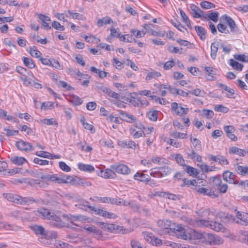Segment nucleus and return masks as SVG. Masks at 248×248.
I'll use <instances>...</instances> for the list:
<instances>
[{"label":"nucleus","instance_id":"obj_22","mask_svg":"<svg viewBox=\"0 0 248 248\" xmlns=\"http://www.w3.org/2000/svg\"><path fill=\"white\" fill-rule=\"evenodd\" d=\"M113 170L107 169L104 171H101V176L104 178H114L116 174Z\"/></svg>","mask_w":248,"mask_h":248},{"label":"nucleus","instance_id":"obj_9","mask_svg":"<svg viewBox=\"0 0 248 248\" xmlns=\"http://www.w3.org/2000/svg\"><path fill=\"white\" fill-rule=\"evenodd\" d=\"M101 228L104 231L110 232H118L122 230V227L114 224H108L102 222L101 223Z\"/></svg>","mask_w":248,"mask_h":248},{"label":"nucleus","instance_id":"obj_26","mask_svg":"<svg viewBox=\"0 0 248 248\" xmlns=\"http://www.w3.org/2000/svg\"><path fill=\"white\" fill-rule=\"evenodd\" d=\"M38 18L42 21V26L46 30L51 29V27L49 25L47 21H50V18L46 16H45L42 14H39Z\"/></svg>","mask_w":248,"mask_h":248},{"label":"nucleus","instance_id":"obj_21","mask_svg":"<svg viewBox=\"0 0 248 248\" xmlns=\"http://www.w3.org/2000/svg\"><path fill=\"white\" fill-rule=\"evenodd\" d=\"M210 229L217 232H225L226 230V228L222 224L217 222H213L212 221H211Z\"/></svg>","mask_w":248,"mask_h":248},{"label":"nucleus","instance_id":"obj_47","mask_svg":"<svg viewBox=\"0 0 248 248\" xmlns=\"http://www.w3.org/2000/svg\"><path fill=\"white\" fill-rule=\"evenodd\" d=\"M67 13L70 16H71L73 18L77 19L78 20H83L85 19V17L82 15L77 13H74L72 11H68Z\"/></svg>","mask_w":248,"mask_h":248},{"label":"nucleus","instance_id":"obj_31","mask_svg":"<svg viewBox=\"0 0 248 248\" xmlns=\"http://www.w3.org/2000/svg\"><path fill=\"white\" fill-rule=\"evenodd\" d=\"M245 150L236 147H232L229 149L230 154H236L240 156H244Z\"/></svg>","mask_w":248,"mask_h":248},{"label":"nucleus","instance_id":"obj_30","mask_svg":"<svg viewBox=\"0 0 248 248\" xmlns=\"http://www.w3.org/2000/svg\"><path fill=\"white\" fill-rule=\"evenodd\" d=\"M195 29L198 34V35L200 36L201 39L202 40H204L206 38V31L201 26H196L195 27Z\"/></svg>","mask_w":248,"mask_h":248},{"label":"nucleus","instance_id":"obj_64","mask_svg":"<svg viewBox=\"0 0 248 248\" xmlns=\"http://www.w3.org/2000/svg\"><path fill=\"white\" fill-rule=\"evenodd\" d=\"M166 160L162 157H156L152 158V161L156 164L159 165H162L163 164H166Z\"/></svg>","mask_w":248,"mask_h":248},{"label":"nucleus","instance_id":"obj_5","mask_svg":"<svg viewBox=\"0 0 248 248\" xmlns=\"http://www.w3.org/2000/svg\"><path fill=\"white\" fill-rule=\"evenodd\" d=\"M236 217L238 219L240 220V221L238 220L235 221V218L233 216L231 215H227L226 217L228 218L230 220L232 221H235L237 223H241L242 224V222L244 223H248V214L245 213L240 212L239 211H237L236 212Z\"/></svg>","mask_w":248,"mask_h":248},{"label":"nucleus","instance_id":"obj_14","mask_svg":"<svg viewBox=\"0 0 248 248\" xmlns=\"http://www.w3.org/2000/svg\"><path fill=\"white\" fill-rule=\"evenodd\" d=\"M220 20L226 22L230 27L232 32L236 31V25L234 20L230 16L224 15L221 17Z\"/></svg>","mask_w":248,"mask_h":248},{"label":"nucleus","instance_id":"obj_36","mask_svg":"<svg viewBox=\"0 0 248 248\" xmlns=\"http://www.w3.org/2000/svg\"><path fill=\"white\" fill-rule=\"evenodd\" d=\"M218 50V44L215 42L212 43L211 46L210 55L213 60H215L217 57V53Z\"/></svg>","mask_w":248,"mask_h":248},{"label":"nucleus","instance_id":"obj_58","mask_svg":"<svg viewBox=\"0 0 248 248\" xmlns=\"http://www.w3.org/2000/svg\"><path fill=\"white\" fill-rule=\"evenodd\" d=\"M200 5L204 9H210L215 7V5L214 4L207 1H202L200 3Z\"/></svg>","mask_w":248,"mask_h":248},{"label":"nucleus","instance_id":"obj_53","mask_svg":"<svg viewBox=\"0 0 248 248\" xmlns=\"http://www.w3.org/2000/svg\"><path fill=\"white\" fill-rule=\"evenodd\" d=\"M57 179L62 180V182H56L58 184H66L71 183L73 180V178L69 175H64L62 177H57Z\"/></svg>","mask_w":248,"mask_h":248},{"label":"nucleus","instance_id":"obj_45","mask_svg":"<svg viewBox=\"0 0 248 248\" xmlns=\"http://www.w3.org/2000/svg\"><path fill=\"white\" fill-rule=\"evenodd\" d=\"M35 155L40 157L48 158L49 159H54L53 155L46 151L37 152L35 153Z\"/></svg>","mask_w":248,"mask_h":248},{"label":"nucleus","instance_id":"obj_28","mask_svg":"<svg viewBox=\"0 0 248 248\" xmlns=\"http://www.w3.org/2000/svg\"><path fill=\"white\" fill-rule=\"evenodd\" d=\"M134 178L136 180L141 182L149 181L150 180L148 175L139 172H137L134 175Z\"/></svg>","mask_w":248,"mask_h":248},{"label":"nucleus","instance_id":"obj_54","mask_svg":"<svg viewBox=\"0 0 248 248\" xmlns=\"http://www.w3.org/2000/svg\"><path fill=\"white\" fill-rule=\"evenodd\" d=\"M170 136L174 138H179L181 139H186L187 138V134L185 133H182L178 132H173L170 133Z\"/></svg>","mask_w":248,"mask_h":248},{"label":"nucleus","instance_id":"obj_2","mask_svg":"<svg viewBox=\"0 0 248 248\" xmlns=\"http://www.w3.org/2000/svg\"><path fill=\"white\" fill-rule=\"evenodd\" d=\"M4 198L9 202L21 205L29 204L35 202L34 199L31 197H22L18 195L13 193H4Z\"/></svg>","mask_w":248,"mask_h":248},{"label":"nucleus","instance_id":"obj_57","mask_svg":"<svg viewBox=\"0 0 248 248\" xmlns=\"http://www.w3.org/2000/svg\"><path fill=\"white\" fill-rule=\"evenodd\" d=\"M190 140L195 149L200 150L202 148L201 141L198 139L191 137Z\"/></svg>","mask_w":248,"mask_h":248},{"label":"nucleus","instance_id":"obj_20","mask_svg":"<svg viewBox=\"0 0 248 248\" xmlns=\"http://www.w3.org/2000/svg\"><path fill=\"white\" fill-rule=\"evenodd\" d=\"M50 212L47 209L41 208L36 211L35 214L45 219H48Z\"/></svg>","mask_w":248,"mask_h":248},{"label":"nucleus","instance_id":"obj_43","mask_svg":"<svg viewBox=\"0 0 248 248\" xmlns=\"http://www.w3.org/2000/svg\"><path fill=\"white\" fill-rule=\"evenodd\" d=\"M209 180L210 183L217 187H218L222 184V180L219 177L217 176L211 177Z\"/></svg>","mask_w":248,"mask_h":248},{"label":"nucleus","instance_id":"obj_32","mask_svg":"<svg viewBox=\"0 0 248 248\" xmlns=\"http://www.w3.org/2000/svg\"><path fill=\"white\" fill-rule=\"evenodd\" d=\"M29 183L31 185L35 186H36L39 187H46L47 186V183L44 181H39L37 180L32 179L30 182Z\"/></svg>","mask_w":248,"mask_h":248},{"label":"nucleus","instance_id":"obj_59","mask_svg":"<svg viewBox=\"0 0 248 248\" xmlns=\"http://www.w3.org/2000/svg\"><path fill=\"white\" fill-rule=\"evenodd\" d=\"M42 123L46 125H58V123L54 118L44 119L41 120Z\"/></svg>","mask_w":248,"mask_h":248},{"label":"nucleus","instance_id":"obj_50","mask_svg":"<svg viewBox=\"0 0 248 248\" xmlns=\"http://www.w3.org/2000/svg\"><path fill=\"white\" fill-rule=\"evenodd\" d=\"M157 169L159 170L162 177L169 174L171 172V169L168 167H159Z\"/></svg>","mask_w":248,"mask_h":248},{"label":"nucleus","instance_id":"obj_10","mask_svg":"<svg viewBox=\"0 0 248 248\" xmlns=\"http://www.w3.org/2000/svg\"><path fill=\"white\" fill-rule=\"evenodd\" d=\"M222 176L223 180L229 184H238V181L236 180V175L229 170L225 171Z\"/></svg>","mask_w":248,"mask_h":248},{"label":"nucleus","instance_id":"obj_60","mask_svg":"<svg viewBox=\"0 0 248 248\" xmlns=\"http://www.w3.org/2000/svg\"><path fill=\"white\" fill-rule=\"evenodd\" d=\"M54 103L52 102H44L42 104L41 108L44 110L51 109L54 108Z\"/></svg>","mask_w":248,"mask_h":248},{"label":"nucleus","instance_id":"obj_6","mask_svg":"<svg viewBox=\"0 0 248 248\" xmlns=\"http://www.w3.org/2000/svg\"><path fill=\"white\" fill-rule=\"evenodd\" d=\"M89 209L91 211H94L96 215L103 217L113 219L117 217V216L115 214L99 208H96L93 206L89 207Z\"/></svg>","mask_w":248,"mask_h":248},{"label":"nucleus","instance_id":"obj_8","mask_svg":"<svg viewBox=\"0 0 248 248\" xmlns=\"http://www.w3.org/2000/svg\"><path fill=\"white\" fill-rule=\"evenodd\" d=\"M110 168L116 172L124 175H127L130 172V170L125 165L115 164L110 166Z\"/></svg>","mask_w":248,"mask_h":248},{"label":"nucleus","instance_id":"obj_16","mask_svg":"<svg viewBox=\"0 0 248 248\" xmlns=\"http://www.w3.org/2000/svg\"><path fill=\"white\" fill-rule=\"evenodd\" d=\"M56 237L57 233L55 232L45 230V233H44L43 236L40 237L39 239L40 241L43 243L42 240H43L44 238L46 240H50L55 238Z\"/></svg>","mask_w":248,"mask_h":248},{"label":"nucleus","instance_id":"obj_42","mask_svg":"<svg viewBox=\"0 0 248 248\" xmlns=\"http://www.w3.org/2000/svg\"><path fill=\"white\" fill-rule=\"evenodd\" d=\"M158 111L157 110H151L148 111L147 114V117L151 121H156L157 119Z\"/></svg>","mask_w":248,"mask_h":248},{"label":"nucleus","instance_id":"obj_25","mask_svg":"<svg viewBox=\"0 0 248 248\" xmlns=\"http://www.w3.org/2000/svg\"><path fill=\"white\" fill-rule=\"evenodd\" d=\"M31 229L32 230L35 234L40 235L42 236V237L43 236L44 233H45V229L43 227L40 225H32L31 226Z\"/></svg>","mask_w":248,"mask_h":248},{"label":"nucleus","instance_id":"obj_46","mask_svg":"<svg viewBox=\"0 0 248 248\" xmlns=\"http://www.w3.org/2000/svg\"><path fill=\"white\" fill-rule=\"evenodd\" d=\"M173 201H178L182 198L180 195H174L169 192H166L165 197Z\"/></svg>","mask_w":248,"mask_h":248},{"label":"nucleus","instance_id":"obj_33","mask_svg":"<svg viewBox=\"0 0 248 248\" xmlns=\"http://www.w3.org/2000/svg\"><path fill=\"white\" fill-rule=\"evenodd\" d=\"M78 169L80 170L87 172H92L94 170V167L93 166L82 163L78 164Z\"/></svg>","mask_w":248,"mask_h":248},{"label":"nucleus","instance_id":"obj_24","mask_svg":"<svg viewBox=\"0 0 248 248\" xmlns=\"http://www.w3.org/2000/svg\"><path fill=\"white\" fill-rule=\"evenodd\" d=\"M235 170L239 175L243 176L248 175V166H247L237 165L235 167Z\"/></svg>","mask_w":248,"mask_h":248},{"label":"nucleus","instance_id":"obj_1","mask_svg":"<svg viewBox=\"0 0 248 248\" xmlns=\"http://www.w3.org/2000/svg\"><path fill=\"white\" fill-rule=\"evenodd\" d=\"M204 234L196 232L193 229L188 227L184 228L181 225V228L178 233V238L184 240L201 239L202 241Z\"/></svg>","mask_w":248,"mask_h":248},{"label":"nucleus","instance_id":"obj_12","mask_svg":"<svg viewBox=\"0 0 248 248\" xmlns=\"http://www.w3.org/2000/svg\"><path fill=\"white\" fill-rule=\"evenodd\" d=\"M227 137L232 141L237 140V137L233 133L235 131V128L232 125H226L223 127Z\"/></svg>","mask_w":248,"mask_h":248},{"label":"nucleus","instance_id":"obj_13","mask_svg":"<svg viewBox=\"0 0 248 248\" xmlns=\"http://www.w3.org/2000/svg\"><path fill=\"white\" fill-rule=\"evenodd\" d=\"M16 147L21 151L29 152L32 150V146L30 143L20 140L16 142Z\"/></svg>","mask_w":248,"mask_h":248},{"label":"nucleus","instance_id":"obj_49","mask_svg":"<svg viewBox=\"0 0 248 248\" xmlns=\"http://www.w3.org/2000/svg\"><path fill=\"white\" fill-rule=\"evenodd\" d=\"M239 241L244 244L248 245V232H241Z\"/></svg>","mask_w":248,"mask_h":248},{"label":"nucleus","instance_id":"obj_11","mask_svg":"<svg viewBox=\"0 0 248 248\" xmlns=\"http://www.w3.org/2000/svg\"><path fill=\"white\" fill-rule=\"evenodd\" d=\"M48 219L51 220V225L54 227L61 228L63 226L61 218L53 213L50 212Z\"/></svg>","mask_w":248,"mask_h":248},{"label":"nucleus","instance_id":"obj_38","mask_svg":"<svg viewBox=\"0 0 248 248\" xmlns=\"http://www.w3.org/2000/svg\"><path fill=\"white\" fill-rule=\"evenodd\" d=\"M111 22H112V20L110 17H106L99 19L97 22V25L98 27H100L104 25L109 24Z\"/></svg>","mask_w":248,"mask_h":248},{"label":"nucleus","instance_id":"obj_48","mask_svg":"<svg viewBox=\"0 0 248 248\" xmlns=\"http://www.w3.org/2000/svg\"><path fill=\"white\" fill-rule=\"evenodd\" d=\"M80 122L84 128L90 130L92 133L94 132L95 130L93 128V126L88 123L85 122V119L84 117H83L80 119Z\"/></svg>","mask_w":248,"mask_h":248},{"label":"nucleus","instance_id":"obj_40","mask_svg":"<svg viewBox=\"0 0 248 248\" xmlns=\"http://www.w3.org/2000/svg\"><path fill=\"white\" fill-rule=\"evenodd\" d=\"M230 64L233 69L239 70L240 71H242L243 67V64L239 63L233 59L230 60Z\"/></svg>","mask_w":248,"mask_h":248},{"label":"nucleus","instance_id":"obj_44","mask_svg":"<svg viewBox=\"0 0 248 248\" xmlns=\"http://www.w3.org/2000/svg\"><path fill=\"white\" fill-rule=\"evenodd\" d=\"M180 14L183 21L185 23L187 27L188 28H191L190 21L186 13L182 10L180 9Z\"/></svg>","mask_w":248,"mask_h":248},{"label":"nucleus","instance_id":"obj_55","mask_svg":"<svg viewBox=\"0 0 248 248\" xmlns=\"http://www.w3.org/2000/svg\"><path fill=\"white\" fill-rule=\"evenodd\" d=\"M219 13L217 12H213L208 14V20H211L214 22L218 21Z\"/></svg>","mask_w":248,"mask_h":248},{"label":"nucleus","instance_id":"obj_3","mask_svg":"<svg viewBox=\"0 0 248 248\" xmlns=\"http://www.w3.org/2000/svg\"><path fill=\"white\" fill-rule=\"evenodd\" d=\"M157 225L165 233H174L178 237V231L181 228V225H175L171 224V221L169 220H159L157 221Z\"/></svg>","mask_w":248,"mask_h":248},{"label":"nucleus","instance_id":"obj_29","mask_svg":"<svg viewBox=\"0 0 248 248\" xmlns=\"http://www.w3.org/2000/svg\"><path fill=\"white\" fill-rule=\"evenodd\" d=\"M103 92L112 98L118 99L120 97V95L119 93L113 92L111 89L107 87H104L103 90Z\"/></svg>","mask_w":248,"mask_h":248},{"label":"nucleus","instance_id":"obj_41","mask_svg":"<svg viewBox=\"0 0 248 248\" xmlns=\"http://www.w3.org/2000/svg\"><path fill=\"white\" fill-rule=\"evenodd\" d=\"M211 221L205 219L197 220V227H208L210 228Z\"/></svg>","mask_w":248,"mask_h":248},{"label":"nucleus","instance_id":"obj_27","mask_svg":"<svg viewBox=\"0 0 248 248\" xmlns=\"http://www.w3.org/2000/svg\"><path fill=\"white\" fill-rule=\"evenodd\" d=\"M187 156L191 159L196 161L198 162L202 161V157L201 155L197 154L194 150H191L189 153H186Z\"/></svg>","mask_w":248,"mask_h":248},{"label":"nucleus","instance_id":"obj_62","mask_svg":"<svg viewBox=\"0 0 248 248\" xmlns=\"http://www.w3.org/2000/svg\"><path fill=\"white\" fill-rule=\"evenodd\" d=\"M188 111L189 109L188 108L179 107L175 113L178 115L182 116L184 114H187Z\"/></svg>","mask_w":248,"mask_h":248},{"label":"nucleus","instance_id":"obj_18","mask_svg":"<svg viewBox=\"0 0 248 248\" xmlns=\"http://www.w3.org/2000/svg\"><path fill=\"white\" fill-rule=\"evenodd\" d=\"M155 86H156L157 88L158 89L159 91H161L162 89H168L171 93L175 95H176L177 93H178V89L174 88L172 86L168 85L167 84H155Z\"/></svg>","mask_w":248,"mask_h":248},{"label":"nucleus","instance_id":"obj_7","mask_svg":"<svg viewBox=\"0 0 248 248\" xmlns=\"http://www.w3.org/2000/svg\"><path fill=\"white\" fill-rule=\"evenodd\" d=\"M89 209L91 211H94L96 215L103 217L113 219L117 217V216L115 214L99 208H96L93 206L89 207Z\"/></svg>","mask_w":248,"mask_h":248},{"label":"nucleus","instance_id":"obj_39","mask_svg":"<svg viewBox=\"0 0 248 248\" xmlns=\"http://www.w3.org/2000/svg\"><path fill=\"white\" fill-rule=\"evenodd\" d=\"M185 167V170L190 175L196 176L198 175V172L196 169L187 165H186Z\"/></svg>","mask_w":248,"mask_h":248},{"label":"nucleus","instance_id":"obj_4","mask_svg":"<svg viewBox=\"0 0 248 248\" xmlns=\"http://www.w3.org/2000/svg\"><path fill=\"white\" fill-rule=\"evenodd\" d=\"M203 241L210 245H220L224 243L221 237L211 233H204Z\"/></svg>","mask_w":248,"mask_h":248},{"label":"nucleus","instance_id":"obj_19","mask_svg":"<svg viewBox=\"0 0 248 248\" xmlns=\"http://www.w3.org/2000/svg\"><path fill=\"white\" fill-rule=\"evenodd\" d=\"M118 111L124 120L129 123H134L136 121V119L133 116L128 114L122 110H119Z\"/></svg>","mask_w":248,"mask_h":248},{"label":"nucleus","instance_id":"obj_15","mask_svg":"<svg viewBox=\"0 0 248 248\" xmlns=\"http://www.w3.org/2000/svg\"><path fill=\"white\" fill-rule=\"evenodd\" d=\"M40 177L45 181H50L52 182H62V180L57 179L56 174L50 175L47 173H41Z\"/></svg>","mask_w":248,"mask_h":248},{"label":"nucleus","instance_id":"obj_51","mask_svg":"<svg viewBox=\"0 0 248 248\" xmlns=\"http://www.w3.org/2000/svg\"><path fill=\"white\" fill-rule=\"evenodd\" d=\"M23 62L25 66L29 67L30 69H32L34 67L35 64L33 63V61L27 57L23 58Z\"/></svg>","mask_w":248,"mask_h":248},{"label":"nucleus","instance_id":"obj_37","mask_svg":"<svg viewBox=\"0 0 248 248\" xmlns=\"http://www.w3.org/2000/svg\"><path fill=\"white\" fill-rule=\"evenodd\" d=\"M69 100L71 103L75 105H80L83 102L82 99L76 95H70Z\"/></svg>","mask_w":248,"mask_h":248},{"label":"nucleus","instance_id":"obj_35","mask_svg":"<svg viewBox=\"0 0 248 248\" xmlns=\"http://www.w3.org/2000/svg\"><path fill=\"white\" fill-rule=\"evenodd\" d=\"M10 160L13 163L16 165H21L25 162L26 159L22 157L14 156L10 158Z\"/></svg>","mask_w":248,"mask_h":248},{"label":"nucleus","instance_id":"obj_34","mask_svg":"<svg viewBox=\"0 0 248 248\" xmlns=\"http://www.w3.org/2000/svg\"><path fill=\"white\" fill-rule=\"evenodd\" d=\"M161 76V74L157 71L152 70L151 72L148 73L145 78L146 80H150L153 78H155L160 77Z\"/></svg>","mask_w":248,"mask_h":248},{"label":"nucleus","instance_id":"obj_56","mask_svg":"<svg viewBox=\"0 0 248 248\" xmlns=\"http://www.w3.org/2000/svg\"><path fill=\"white\" fill-rule=\"evenodd\" d=\"M214 110L217 112L227 113L229 111V108L222 105H217L215 106Z\"/></svg>","mask_w":248,"mask_h":248},{"label":"nucleus","instance_id":"obj_63","mask_svg":"<svg viewBox=\"0 0 248 248\" xmlns=\"http://www.w3.org/2000/svg\"><path fill=\"white\" fill-rule=\"evenodd\" d=\"M175 161L176 162L181 166H186L185 165V161L183 157V156L180 154H177L176 155Z\"/></svg>","mask_w":248,"mask_h":248},{"label":"nucleus","instance_id":"obj_17","mask_svg":"<svg viewBox=\"0 0 248 248\" xmlns=\"http://www.w3.org/2000/svg\"><path fill=\"white\" fill-rule=\"evenodd\" d=\"M196 191L197 192L204 195H207L213 197H216L214 191H213L211 189L204 187H198L197 188Z\"/></svg>","mask_w":248,"mask_h":248},{"label":"nucleus","instance_id":"obj_52","mask_svg":"<svg viewBox=\"0 0 248 248\" xmlns=\"http://www.w3.org/2000/svg\"><path fill=\"white\" fill-rule=\"evenodd\" d=\"M70 219L74 221H84L87 220L89 218L88 217L83 215H70Z\"/></svg>","mask_w":248,"mask_h":248},{"label":"nucleus","instance_id":"obj_23","mask_svg":"<svg viewBox=\"0 0 248 248\" xmlns=\"http://www.w3.org/2000/svg\"><path fill=\"white\" fill-rule=\"evenodd\" d=\"M2 216L0 215V230L5 229L6 230H15L16 226L3 221L2 219Z\"/></svg>","mask_w":248,"mask_h":248},{"label":"nucleus","instance_id":"obj_61","mask_svg":"<svg viewBox=\"0 0 248 248\" xmlns=\"http://www.w3.org/2000/svg\"><path fill=\"white\" fill-rule=\"evenodd\" d=\"M189 93L197 96H203L205 94L204 91L201 90L200 89H196L195 90H191L189 91Z\"/></svg>","mask_w":248,"mask_h":248}]
</instances>
